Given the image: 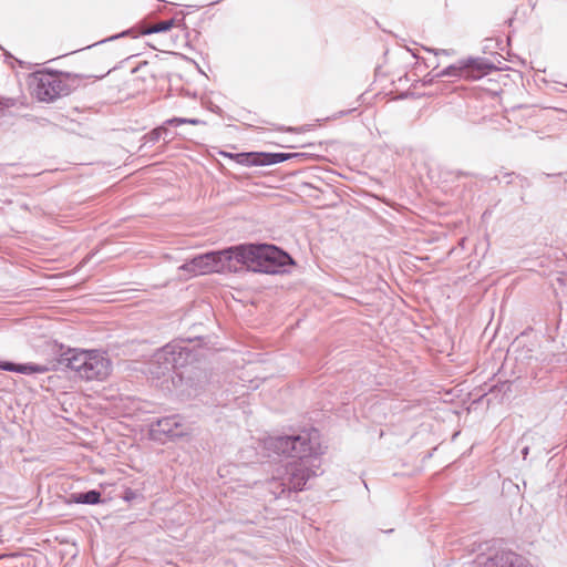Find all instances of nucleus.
Returning a JSON list of instances; mask_svg holds the SVG:
<instances>
[{
	"label": "nucleus",
	"mask_w": 567,
	"mask_h": 567,
	"mask_svg": "<svg viewBox=\"0 0 567 567\" xmlns=\"http://www.w3.org/2000/svg\"><path fill=\"white\" fill-rule=\"evenodd\" d=\"M237 163L245 166H261L260 153H238L235 155Z\"/></svg>",
	"instance_id": "nucleus-12"
},
{
	"label": "nucleus",
	"mask_w": 567,
	"mask_h": 567,
	"mask_svg": "<svg viewBox=\"0 0 567 567\" xmlns=\"http://www.w3.org/2000/svg\"><path fill=\"white\" fill-rule=\"evenodd\" d=\"M528 452H529V447L528 446H524L523 450H522V454H523L524 458H526V456L528 455Z\"/></svg>",
	"instance_id": "nucleus-19"
},
{
	"label": "nucleus",
	"mask_w": 567,
	"mask_h": 567,
	"mask_svg": "<svg viewBox=\"0 0 567 567\" xmlns=\"http://www.w3.org/2000/svg\"><path fill=\"white\" fill-rule=\"evenodd\" d=\"M60 363L86 381L105 380L112 371V362L105 353L70 349L61 355Z\"/></svg>",
	"instance_id": "nucleus-3"
},
{
	"label": "nucleus",
	"mask_w": 567,
	"mask_h": 567,
	"mask_svg": "<svg viewBox=\"0 0 567 567\" xmlns=\"http://www.w3.org/2000/svg\"><path fill=\"white\" fill-rule=\"evenodd\" d=\"M432 72H435V69H432ZM434 74H435V73H432V80L434 79V78H433V75H434Z\"/></svg>",
	"instance_id": "nucleus-20"
},
{
	"label": "nucleus",
	"mask_w": 567,
	"mask_h": 567,
	"mask_svg": "<svg viewBox=\"0 0 567 567\" xmlns=\"http://www.w3.org/2000/svg\"><path fill=\"white\" fill-rule=\"evenodd\" d=\"M122 497H123V499H124L125 502L131 503V502H133V501H135V499H137V498L142 497V494H141V493H138L137 491L132 489V488H126V489L124 491V493H123V496H122Z\"/></svg>",
	"instance_id": "nucleus-16"
},
{
	"label": "nucleus",
	"mask_w": 567,
	"mask_h": 567,
	"mask_svg": "<svg viewBox=\"0 0 567 567\" xmlns=\"http://www.w3.org/2000/svg\"><path fill=\"white\" fill-rule=\"evenodd\" d=\"M493 66L482 59H467L461 60L455 64L441 70L433 78H466V79H481Z\"/></svg>",
	"instance_id": "nucleus-6"
},
{
	"label": "nucleus",
	"mask_w": 567,
	"mask_h": 567,
	"mask_svg": "<svg viewBox=\"0 0 567 567\" xmlns=\"http://www.w3.org/2000/svg\"><path fill=\"white\" fill-rule=\"evenodd\" d=\"M102 502V494L97 489H90L83 493H72L69 503L96 505Z\"/></svg>",
	"instance_id": "nucleus-10"
},
{
	"label": "nucleus",
	"mask_w": 567,
	"mask_h": 567,
	"mask_svg": "<svg viewBox=\"0 0 567 567\" xmlns=\"http://www.w3.org/2000/svg\"><path fill=\"white\" fill-rule=\"evenodd\" d=\"M35 95L42 102H53L60 96L70 93V85L56 72H47L40 74L35 86Z\"/></svg>",
	"instance_id": "nucleus-5"
},
{
	"label": "nucleus",
	"mask_w": 567,
	"mask_h": 567,
	"mask_svg": "<svg viewBox=\"0 0 567 567\" xmlns=\"http://www.w3.org/2000/svg\"><path fill=\"white\" fill-rule=\"evenodd\" d=\"M291 265L290 255L274 245L241 244L198 255L182 268L194 275L237 272L243 267L254 272L277 275L286 272Z\"/></svg>",
	"instance_id": "nucleus-2"
},
{
	"label": "nucleus",
	"mask_w": 567,
	"mask_h": 567,
	"mask_svg": "<svg viewBox=\"0 0 567 567\" xmlns=\"http://www.w3.org/2000/svg\"><path fill=\"white\" fill-rule=\"evenodd\" d=\"M151 435L155 440L175 439L186 434V427L179 415H169L157 419L150 424Z\"/></svg>",
	"instance_id": "nucleus-7"
},
{
	"label": "nucleus",
	"mask_w": 567,
	"mask_h": 567,
	"mask_svg": "<svg viewBox=\"0 0 567 567\" xmlns=\"http://www.w3.org/2000/svg\"><path fill=\"white\" fill-rule=\"evenodd\" d=\"M260 156H261V166H268V165H274V164H278V163L288 161L291 157L297 156V154L260 152Z\"/></svg>",
	"instance_id": "nucleus-11"
},
{
	"label": "nucleus",
	"mask_w": 567,
	"mask_h": 567,
	"mask_svg": "<svg viewBox=\"0 0 567 567\" xmlns=\"http://www.w3.org/2000/svg\"><path fill=\"white\" fill-rule=\"evenodd\" d=\"M566 282H567L566 278L557 277V284L559 285V287L566 286Z\"/></svg>",
	"instance_id": "nucleus-17"
},
{
	"label": "nucleus",
	"mask_w": 567,
	"mask_h": 567,
	"mask_svg": "<svg viewBox=\"0 0 567 567\" xmlns=\"http://www.w3.org/2000/svg\"><path fill=\"white\" fill-rule=\"evenodd\" d=\"M190 357V351L177 342L167 343L162 349L156 351L153 357L152 364H157L158 368L153 373L157 375H165L166 372L176 370L185 365Z\"/></svg>",
	"instance_id": "nucleus-4"
},
{
	"label": "nucleus",
	"mask_w": 567,
	"mask_h": 567,
	"mask_svg": "<svg viewBox=\"0 0 567 567\" xmlns=\"http://www.w3.org/2000/svg\"><path fill=\"white\" fill-rule=\"evenodd\" d=\"M318 440L317 430L268 439L266 443L268 450L293 458L278 466L267 483V488L275 498L302 491L307 482L317 475L319 467L317 456L321 453Z\"/></svg>",
	"instance_id": "nucleus-1"
},
{
	"label": "nucleus",
	"mask_w": 567,
	"mask_h": 567,
	"mask_svg": "<svg viewBox=\"0 0 567 567\" xmlns=\"http://www.w3.org/2000/svg\"><path fill=\"white\" fill-rule=\"evenodd\" d=\"M1 370L10 371V372H18L21 374H34V373H44L48 369L44 365L34 364V363H13L10 361H3L1 364Z\"/></svg>",
	"instance_id": "nucleus-9"
},
{
	"label": "nucleus",
	"mask_w": 567,
	"mask_h": 567,
	"mask_svg": "<svg viewBox=\"0 0 567 567\" xmlns=\"http://www.w3.org/2000/svg\"><path fill=\"white\" fill-rule=\"evenodd\" d=\"M174 25V19L159 21L151 27H148L144 33L151 34V33H159V32H166L171 30V28Z\"/></svg>",
	"instance_id": "nucleus-13"
},
{
	"label": "nucleus",
	"mask_w": 567,
	"mask_h": 567,
	"mask_svg": "<svg viewBox=\"0 0 567 567\" xmlns=\"http://www.w3.org/2000/svg\"><path fill=\"white\" fill-rule=\"evenodd\" d=\"M163 134L164 135H168L169 134V131L165 126H159V127L153 130L150 133L151 141H154V142L159 141Z\"/></svg>",
	"instance_id": "nucleus-15"
},
{
	"label": "nucleus",
	"mask_w": 567,
	"mask_h": 567,
	"mask_svg": "<svg viewBox=\"0 0 567 567\" xmlns=\"http://www.w3.org/2000/svg\"><path fill=\"white\" fill-rule=\"evenodd\" d=\"M203 122L198 118L173 117L165 122L166 125L178 126L182 124L199 125Z\"/></svg>",
	"instance_id": "nucleus-14"
},
{
	"label": "nucleus",
	"mask_w": 567,
	"mask_h": 567,
	"mask_svg": "<svg viewBox=\"0 0 567 567\" xmlns=\"http://www.w3.org/2000/svg\"><path fill=\"white\" fill-rule=\"evenodd\" d=\"M477 564L482 567H533L526 558L512 550H497L492 555H481Z\"/></svg>",
	"instance_id": "nucleus-8"
},
{
	"label": "nucleus",
	"mask_w": 567,
	"mask_h": 567,
	"mask_svg": "<svg viewBox=\"0 0 567 567\" xmlns=\"http://www.w3.org/2000/svg\"><path fill=\"white\" fill-rule=\"evenodd\" d=\"M433 52L435 53V55H439V54H449L447 50H444V49H441V50H434Z\"/></svg>",
	"instance_id": "nucleus-18"
}]
</instances>
